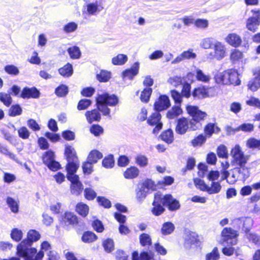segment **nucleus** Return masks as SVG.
Masks as SVG:
<instances>
[{
	"mask_svg": "<svg viewBox=\"0 0 260 260\" xmlns=\"http://www.w3.org/2000/svg\"><path fill=\"white\" fill-rule=\"evenodd\" d=\"M194 24L197 27L202 29H205L208 27L209 22L206 19H198L195 20Z\"/></svg>",
	"mask_w": 260,
	"mask_h": 260,
	"instance_id": "6e6d98bb",
	"label": "nucleus"
},
{
	"mask_svg": "<svg viewBox=\"0 0 260 260\" xmlns=\"http://www.w3.org/2000/svg\"><path fill=\"white\" fill-rule=\"evenodd\" d=\"M54 160V154L51 150L46 152L43 156V161L46 165L50 164V163Z\"/></svg>",
	"mask_w": 260,
	"mask_h": 260,
	"instance_id": "09e8293b",
	"label": "nucleus"
},
{
	"mask_svg": "<svg viewBox=\"0 0 260 260\" xmlns=\"http://www.w3.org/2000/svg\"><path fill=\"white\" fill-rule=\"evenodd\" d=\"M243 57V54L238 49H233L232 50L230 54V59L232 62L236 63L240 61Z\"/></svg>",
	"mask_w": 260,
	"mask_h": 260,
	"instance_id": "473e14b6",
	"label": "nucleus"
},
{
	"mask_svg": "<svg viewBox=\"0 0 260 260\" xmlns=\"http://www.w3.org/2000/svg\"><path fill=\"white\" fill-rule=\"evenodd\" d=\"M65 155L67 157L68 162L78 161V158L76 151L72 147L67 146L65 150Z\"/></svg>",
	"mask_w": 260,
	"mask_h": 260,
	"instance_id": "a878e982",
	"label": "nucleus"
},
{
	"mask_svg": "<svg viewBox=\"0 0 260 260\" xmlns=\"http://www.w3.org/2000/svg\"><path fill=\"white\" fill-rule=\"evenodd\" d=\"M0 101L8 107L12 103V98L9 94L0 92Z\"/></svg>",
	"mask_w": 260,
	"mask_h": 260,
	"instance_id": "5fc2aeb1",
	"label": "nucleus"
},
{
	"mask_svg": "<svg viewBox=\"0 0 260 260\" xmlns=\"http://www.w3.org/2000/svg\"><path fill=\"white\" fill-rule=\"evenodd\" d=\"M91 104V102L88 99H82L80 100L78 104L77 108L79 110L86 109Z\"/></svg>",
	"mask_w": 260,
	"mask_h": 260,
	"instance_id": "338daca9",
	"label": "nucleus"
},
{
	"mask_svg": "<svg viewBox=\"0 0 260 260\" xmlns=\"http://www.w3.org/2000/svg\"><path fill=\"white\" fill-rule=\"evenodd\" d=\"M231 155L233 158V162L238 166L246 165L248 158L244 155L240 146L236 145L231 150Z\"/></svg>",
	"mask_w": 260,
	"mask_h": 260,
	"instance_id": "f8f14e48",
	"label": "nucleus"
},
{
	"mask_svg": "<svg viewBox=\"0 0 260 260\" xmlns=\"http://www.w3.org/2000/svg\"><path fill=\"white\" fill-rule=\"evenodd\" d=\"M254 126L251 123H243L237 128L234 131V132H237L239 131H243L244 132H251L253 131Z\"/></svg>",
	"mask_w": 260,
	"mask_h": 260,
	"instance_id": "49530a36",
	"label": "nucleus"
},
{
	"mask_svg": "<svg viewBox=\"0 0 260 260\" xmlns=\"http://www.w3.org/2000/svg\"><path fill=\"white\" fill-rule=\"evenodd\" d=\"M197 57V54L193 52L192 49H189L182 52L171 62L172 64H177L185 59H194Z\"/></svg>",
	"mask_w": 260,
	"mask_h": 260,
	"instance_id": "2eb2a0df",
	"label": "nucleus"
},
{
	"mask_svg": "<svg viewBox=\"0 0 260 260\" xmlns=\"http://www.w3.org/2000/svg\"><path fill=\"white\" fill-rule=\"evenodd\" d=\"M207 139V137L203 134L199 135L191 141L192 145L194 147L200 146L204 144Z\"/></svg>",
	"mask_w": 260,
	"mask_h": 260,
	"instance_id": "8fccbe9b",
	"label": "nucleus"
},
{
	"mask_svg": "<svg viewBox=\"0 0 260 260\" xmlns=\"http://www.w3.org/2000/svg\"><path fill=\"white\" fill-rule=\"evenodd\" d=\"M221 185L219 182H213L211 186H208L207 192L210 194L217 193L221 189Z\"/></svg>",
	"mask_w": 260,
	"mask_h": 260,
	"instance_id": "3c124183",
	"label": "nucleus"
},
{
	"mask_svg": "<svg viewBox=\"0 0 260 260\" xmlns=\"http://www.w3.org/2000/svg\"><path fill=\"white\" fill-rule=\"evenodd\" d=\"M7 204L13 213H17L19 211V205L18 202L11 197H8L6 200Z\"/></svg>",
	"mask_w": 260,
	"mask_h": 260,
	"instance_id": "7c9ffc66",
	"label": "nucleus"
},
{
	"mask_svg": "<svg viewBox=\"0 0 260 260\" xmlns=\"http://www.w3.org/2000/svg\"><path fill=\"white\" fill-rule=\"evenodd\" d=\"M212 49L213 51L210 52L207 55L208 59L221 60L225 57L226 47L222 42L218 41L215 42V44Z\"/></svg>",
	"mask_w": 260,
	"mask_h": 260,
	"instance_id": "6e6552de",
	"label": "nucleus"
},
{
	"mask_svg": "<svg viewBox=\"0 0 260 260\" xmlns=\"http://www.w3.org/2000/svg\"><path fill=\"white\" fill-rule=\"evenodd\" d=\"M94 163L90 161H87L83 163L82 165L83 171L84 174H90L93 172L92 165Z\"/></svg>",
	"mask_w": 260,
	"mask_h": 260,
	"instance_id": "0e129e2a",
	"label": "nucleus"
},
{
	"mask_svg": "<svg viewBox=\"0 0 260 260\" xmlns=\"http://www.w3.org/2000/svg\"><path fill=\"white\" fill-rule=\"evenodd\" d=\"M20 96L23 99L37 98L39 96V92L35 87H25L23 89Z\"/></svg>",
	"mask_w": 260,
	"mask_h": 260,
	"instance_id": "6ab92c4d",
	"label": "nucleus"
},
{
	"mask_svg": "<svg viewBox=\"0 0 260 260\" xmlns=\"http://www.w3.org/2000/svg\"><path fill=\"white\" fill-rule=\"evenodd\" d=\"M139 173V170L135 167L126 169L124 173V176L127 179H133L137 177Z\"/></svg>",
	"mask_w": 260,
	"mask_h": 260,
	"instance_id": "c756f323",
	"label": "nucleus"
},
{
	"mask_svg": "<svg viewBox=\"0 0 260 260\" xmlns=\"http://www.w3.org/2000/svg\"><path fill=\"white\" fill-rule=\"evenodd\" d=\"M198 241V235L193 232L188 233L185 238L184 246L186 248H190L192 245L196 244Z\"/></svg>",
	"mask_w": 260,
	"mask_h": 260,
	"instance_id": "4be33fe9",
	"label": "nucleus"
},
{
	"mask_svg": "<svg viewBox=\"0 0 260 260\" xmlns=\"http://www.w3.org/2000/svg\"><path fill=\"white\" fill-rule=\"evenodd\" d=\"M239 236L238 231L231 228H224L221 232V239L219 243L222 245L225 243L231 246L237 244V237Z\"/></svg>",
	"mask_w": 260,
	"mask_h": 260,
	"instance_id": "0eeeda50",
	"label": "nucleus"
},
{
	"mask_svg": "<svg viewBox=\"0 0 260 260\" xmlns=\"http://www.w3.org/2000/svg\"><path fill=\"white\" fill-rule=\"evenodd\" d=\"M139 63L135 62L131 69L126 70L122 73L123 77L128 79H133L139 73Z\"/></svg>",
	"mask_w": 260,
	"mask_h": 260,
	"instance_id": "a211bd4d",
	"label": "nucleus"
},
{
	"mask_svg": "<svg viewBox=\"0 0 260 260\" xmlns=\"http://www.w3.org/2000/svg\"><path fill=\"white\" fill-rule=\"evenodd\" d=\"M225 42L230 45L238 47L242 43V39L240 36L235 33L229 34L225 38Z\"/></svg>",
	"mask_w": 260,
	"mask_h": 260,
	"instance_id": "f3484780",
	"label": "nucleus"
},
{
	"mask_svg": "<svg viewBox=\"0 0 260 260\" xmlns=\"http://www.w3.org/2000/svg\"><path fill=\"white\" fill-rule=\"evenodd\" d=\"M68 52L72 59H78L81 56V51L79 47L73 46L68 49Z\"/></svg>",
	"mask_w": 260,
	"mask_h": 260,
	"instance_id": "4c0bfd02",
	"label": "nucleus"
},
{
	"mask_svg": "<svg viewBox=\"0 0 260 260\" xmlns=\"http://www.w3.org/2000/svg\"><path fill=\"white\" fill-rule=\"evenodd\" d=\"M186 109L187 113L192 117V119H189L191 122V130L200 129L202 127L201 121L206 118L207 113L199 110L197 106L188 105Z\"/></svg>",
	"mask_w": 260,
	"mask_h": 260,
	"instance_id": "20e7f679",
	"label": "nucleus"
},
{
	"mask_svg": "<svg viewBox=\"0 0 260 260\" xmlns=\"http://www.w3.org/2000/svg\"><path fill=\"white\" fill-rule=\"evenodd\" d=\"M4 70L7 73L13 76L17 75L19 73L18 68L12 64L6 66Z\"/></svg>",
	"mask_w": 260,
	"mask_h": 260,
	"instance_id": "13d9d810",
	"label": "nucleus"
},
{
	"mask_svg": "<svg viewBox=\"0 0 260 260\" xmlns=\"http://www.w3.org/2000/svg\"><path fill=\"white\" fill-rule=\"evenodd\" d=\"M79 167L78 161L68 162L67 165V170L68 174L75 173Z\"/></svg>",
	"mask_w": 260,
	"mask_h": 260,
	"instance_id": "4d7b16f0",
	"label": "nucleus"
},
{
	"mask_svg": "<svg viewBox=\"0 0 260 260\" xmlns=\"http://www.w3.org/2000/svg\"><path fill=\"white\" fill-rule=\"evenodd\" d=\"M136 193L137 201L141 203L145 199L148 193L139 184L136 189Z\"/></svg>",
	"mask_w": 260,
	"mask_h": 260,
	"instance_id": "e433bc0d",
	"label": "nucleus"
},
{
	"mask_svg": "<svg viewBox=\"0 0 260 260\" xmlns=\"http://www.w3.org/2000/svg\"><path fill=\"white\" fill-rule=\"evenodd\" d=\"M181 113L182 109L179 106H175L168 112L167 116L169 119H173Z\"/></svg>",
	"mask_w": 260,
	"mask_h": 260,
	"instance_id": "37998d69",
	"label": "nucleus"
},
{
	"mask_svg": "<svg viewBox=\"0 0 260 260\" xmlns=\"http://www.w3.org/2000/svg\"><path fill=\"white\" fill-rule=\"evenodd\" d=\"M246 146L249 148L260 149V140L250 138L247 141Z\"/></svg>",
	"mask_w": 260,
	"mask_h": 260,
	"instance_id": "a18cd8bd",
	"label": "nucleus"
},
{
	"mask_svg": "<svg viewBox=\"0 0 260 260\" xmlns=\"http://www.w3.org/2000/svg\"><path fill=\"white\" fill-rule=\"evenodd\" d=\"M103 9L98 2L89 3L84 6L82 9V15L85 19H89L91 16H95Z\"/></svg>",
	"mask_w": 260,
	"mask_h": 260,
	"instance_id": "1a4fd4ad",
	"label": "nucleus"
},
{
	"mask_svg": "<svg viewBox=\"0 0 260 260\" xmlns=\"http://www.w3.org/2000/svg\"><path fill=\"white\" fill-rule=\"evenodd\" d=\"M251 12L253 15L247 19L246 27L248 30L255 32L260 25V10H253Z\"/></svg>",
	"mask_w": 260,
	"mask_h": 260,
	"instance_id": "9b49d317",
	"label": "nucleus"
},
{
	"mask_svg": "<svg viewBox=\"0 0 260 260\" xmlns=\"http://www.w3.org/2000/svg\"><path fill=\"white\" fill-rule=\"evenodd\" d=\"M192 96L195 99H202L208 96V88L201 86L195 88L192 92Z\"/></svg>",
	"mask_w": 260,
	"mask_h": 260,
	"instance_id": "b1692460",
	"label": "nucleus"
},
{
	"mask_svg": "<svg viewBox=\"0 0 260 260\" xmlns=\"http://www.w3.org/2000/svg\"><path fill=\"white\" fill-rule=\"evenodd\" d=\"M68 87L66 85H61L55 89V94L59 97L66 96L68 93Z\"/></svg>",
	"mask_w": 260,
	"mask_h": 260,
	"instance_id": "603ef678",
	"label": "nucleus"
},
{
	"mask_svg": "<svg viewBox=\"0 0 260 260\" xmlns=\"http://www.w3.org/2000/svg\"><path fill=\"white\" fill-rule=\"evenodd\" d=\"M63 222L66 225H76L78 223V219L74 213L66 212L63 216Z\"/></svg>",
	"mask_w": 260,
	"mask_h": 260,
	"instance_id": "412c9836",
	"label": "nucleus"
},
{
	"mask_svg": "<svg viewBox=\"0 0 260 260\" xmlns=\"http://www.w3.org/2000/svg\"><path fill=\"white\" fill-rule=\"evenodd\" d=\"M82 190L83 186L80 182L71 184V191L72 194L78 196L80 194Z\"/></svg>",
	"mask_w": 260,
	"mask_h": 260,
	"instance_id": "de8ad7c7",
	"label": "nucleus"
},
{
	"mask_svg": "<svg viewBox=\"0 0 260 260\" xmlns=\"http://www.w3.org/2000/svg\"><path fill=\"white\" fill-rule=\"evenodd\" d=\"M76 212L82 217H85L89 212L88 206L83 203H79L76 206Z\"/></svg>",
	"mask_w": 260,
	"mask_h": 260,
	"instance_id": "cd10ccee",
	"label": "nucleus"
},
{
	"mask_svg": "<svg viewBox=\"0 0 260 260\" xmlns=\"http://www.w3.org/2000/svg\"><path fill=\"white\" fill-rule=\"evenodd\" d=\"M161 115L158 112L153 113L147 120L148 123L152 126H155L153 133L156 134L162 128V123L160 121Z\"/></svg>",
	"mask_w": 260,
	"mask_h": 260,
	"instance_id": "ddd939ff",
	"label": "nucleus"
},
{
	"mask_svg": "<svg viewBox=\"0 0 260 260\" xmlns=\"http://www.w3.org/2000/svg\"><path fill=\"white\" fill-rule=\"evenodd\" d=\"M196 77L197 80L204 83H208L211 79V77L209 75L204 74L201 69H199L196 70Z\"/></svg>",
	"mask_w": 260,
	"mask_h": 260,
	"instance_id": "c9c22d12",
	"label": "nucleus"
},
{
	"mask_svg": "<svg viewBox=\"0 0 260 260\" xmlns=\"http://www.w3.org/2000/svg\"><path fill=\"white\" fill-rule=\"evenodd\" d=\"M22 110L18 105H13L9 110V115L11 116H16L22 113Z\"/></svg>",
	"mask_w": 260,
	"mask_h": 260,
	"instance_id": "864d4df0",
	"label": "nucleus"
},
{
	"mask_svg": "<svg viewBox=\"0 0 260 260\" xmlns=\"http://www.w3.org/2000/svg\"><path fill=\"white\" fill-rule=\"evenodd\" d=\"M40 238V234L38 232L29 230L27 233V239L23 240L18 245L17 255L24 257V260H42L44 255L43 252L40 251L37 253V249L31 247L32 243Z\"/></svg>",
	"mask_w": 260,
	"mask_h": 260,
	"instance_id": "f257e3e1",
	"label": "nucleus"
},
{
	"mask_svg": "<svg viewBox=\"0 0 260 260\" xmlns=\"http://www.w3.org/2000/svg\"><path fill=\"white\" fill-rule=\"evenodd\" d=\"M99 109H94L91 111H88L85 113L87 120L89 123L93 121H99L101 119V114Z\"/></svg>",
	"mask_w": 260,
	"mask_h": 260,
	"instance_id": "5701e85b",
	"label": "nucleus"
},
{
	"mask_svg": "<svg viewBox=\"0 0 260 260\" xmlns=\"http://www.w3.org/2000/svg\"><path fill=\"white\" fill-rule=\"evenodd\" d=\"M220 258V254L217 247H214L211 252L206 254L205 260H218Z\"/></svg>",
	"mask_w": 260,
	"mask_h": 260,
	"instance_id": "c03bdc74",
	"label": "nucleus"
},
{
	"mask_svg": "<svg viewBox=\"0 0 260 260\" xmlns=\"http://www.w3.org/2000/svg\"><path fill=\"white\" fill-rule=\"evenodd\" d=\"M152 92V88L150 87H146L141 92L140 99L142 102L147 103L150 99Z\"/></svg>",
	"mask_w": 260,
	"mask_h": 260,
	"instance_id": "79ce46f5",
	"label": "nucleus"
},
{
	"mask_svg": "<svg viewBox=\"0 0 260 260\" xmlns=\"http://www.w3.org/2000/svg\"><path fill=\"white\" fill-rule=\"evenodd\" d=\"M78 24L74 22H71L66 24L63 27V31L66 33H70L76 30Z\"/></svg>",
	"mask_w": 260,
	"mask_h": 260,
	"instance_id": "bf43d9fd",
	"label": "nucleus"
},
{
	"mask_svg": "<svg viewBox=\"0 0 260 260\" xmlns=\"http://www.w3.org/2000/svg\"><path fill=\"white\" fill-rule=\"evenodd\" d=\"M111 78V73L106 71H102L97 75V79L100 82H106Z\"/></svg>",
	"mask_w": 260,
	"mask_h": 260,
	"instance_id": "052dcab7",
	"label": "nucleus"
},
{
	"mask_svg": "<svg viewBox=\"0 0 260 260\" xmlns=\"http://www.w3.org/2000/svg\"><path fill=\"white\" fill-rule=\"evenodd\" d=\"M118 103V99L114 94L110 95L107 93L99 94L96 98L98 109L104 115H109L110 110L108 106H115Z\"/></svg>",
	"mask_w": 260,
	"mask_h": 260,
	"instance_id": "7ed1b4c3",
	"label": "nucleus"
},
{
	"mask_svg": "<svg viewBox=\"0 0 260 260\" xmlns=\"http://www.w3.org/2000/svg\"><path fill=\"white\" fill-rule=\"evenodd\" d=\"M128 60L127 56L123 54H119L112 59L114 65L121 66L124 64Z\"/></svg>",
	"mask_w": 260,
	"mask_h": 260,
	"instance_id": "c85d7f7f",
	"label": "nucleus"
},
{
	"mask_svg": "<svg viewBox=\"0 0 260 260\" xmlns=\"http://www.w3.org/2000/svg\"><path fill=\"white\" fill-rule=\"evenodd\" d=\"M217 154L219 157L224 158H227L229 155L226 147L223 145H221L218 147Z\"/></svg>",
	"mask_w": 260,
	"mask_h": 260,
	"instance_id": "680f3d73",
	"label": "nucleus"
},
{
	"mask_svg": "<svg viewBox=\"0 0 260 260\" xmlns=\"http://www.w3.org/2000/svg\"><path fill=\"white\" fill-rule=\"evenodd\" d=\"M250 176V170L245 165H239L231 171V177L229 181L230 184H234L238 180L244 181Z\"/></svg>",
	"mask_w": 260,
	"mask_h": 260,
	"instance_id": "423d86ee",
	"label": "nucleus"
},
{
	"mask_svg": "<svg viewBox=\"0 0 260 260\" xmlns=\"http://www.w3.org/2000/svg\"><path fill=\"white\" fill-rule=\"evenodd\" d=\"M216 41H217L212 37H206L201 40L200 46L204 49L212 48Z\"/></svg>",
	"mask_w": 260,
	"mask_h": 260,
	"instance_id": "393cba45",
	"label": "nucleus"
},
{
	"mask_svg": "<svg viewBox=\"0 0 260 260\" xmlns=\"http://www.w3.org/2000/svg\"><path fill=\"white\" fill-rule=\"evenodd\" d=\"M220 128L214 123H208L204 128L205 136L207 138H210L213 134H218Z\"/></svg>",
	"mask_w": 260,
	"mask_h": 260,
	"instance_id": "aec40b11",
	"label": "nucleus"
},
{
	"mask_svg": "<svg viewBox=\"0 0 260 260\" xmlns=\"http://www.w3.org/2000/svg\"><path fill=\"white\" fill-rule=\"evenodd\" d=\"M136 164L140 167H144L148 164L147 158L143 155H138L135 158Z\"/></svg>",
	"mask_w": 260,
	"mask_h": 260,
	"instance_id": "69168bd1",
	"label": "nucleus"
},
{
	"mask_svg": "<svg viewBox=\"0 0 260 260\" xmlns=\"http://www.w3.org/2000/svg\"><path fill=\"white\" fill-rule=\"evenodd\" d=\"M103 245L107 252H110L114 250V242L111 239L105 240L103 243Z\"/></svg>",
	"mask_w": 260,
	"mask_h": 260,
	"instance_id": "e2e57ef3",
	"label": "nucleus"
},
{
	"mask_svg": "<svg viewBox=\"0 0 260 260\" xmlns=\"http://www.w3.org/2000/svg\"><path fill=\"white\" fill-rule=\"evenodd\" d=\"M161 204L168 207L170 210H177L180 207L178 201L174 199L171 194L162 196L161 193L157 192L154 195L153 202V208L152 212L154 215L158 216L164 211V208Z\"/></svg>",
	"mask_w": 260,
	"mask_h": 260,
	"instance_id": "f03ea898",
	"label": "nucleus"
},
{
	"mask_svg": "<svg viewBox=\"0 0 260 260\" xmlns=\"http://www.w3.org/2000/svg\"><path fill=\"white\" fill-rule=\"evenodd\" d=\"M175 229L174 225L171 222H166L162 225L161 233L163 235L171 234Z\"/></svg>",
	"mask_w": 260,
	"mask_h": 260,
	"instance_id": "a19ab883",
	"label": "nucleus"
},
{
	"mask_svg": "<svg viewBox=\"0 0 260 260\" xmlns=\"http://www.w3.org/2000/svg\"><path fill=\"white\" fill-rule=\"evenodd\" d=\"M231 224L235 229H242V231L247 233L249 232L252 225L253 221L252 219L249 217H241L232 219Z\"/></svg>",
	"mask_w": 260,
	"mask_h": 260,
	"instance_id": "9d476101",
	"label": "nucleus"
},
{
	"mask_svg": "<svg viewBox=\"0 0 260 260\" xmlns=\"http://www.w3.org/2000/svg\"><path fill=\"white\" fill-rule=\"evenodd\" d=\"M58 72L61 76L64 77H70L73 73L72 65L68 63L63 67L59 69Z\"/></svg>",
	"mask_w": 260,
	"mask_h": 260,
	"instance_id": "bb28decb",
	"label": "nucleus"
},
{
	"mask_svg": "<svg viewBox=\"0 0 260 260\" xmlns=\"http://www.w3.org/2000/svg\"><path fill=\"white\" fill-rule=\"evenodd\" d=\"M103 154L100 151L96 150H93L89 153L87 159L94 164L97 162L99 159L102 158Z\"/></svg>",
	"mask_w": 260,
	"mask_h": 260,
	"instance_id": "2f4dec72",
	"label": "nucleus"
},
{
	"mask_svg": "<svg viewBox=\"0 0 260 260\" xmlns=\"http://www.w3.org/2000/svg\"><path fill=\"white\" fill-rule=\"evenodd\" d=\"M11 238L16 242L20 241L23 237V233L18 228H13L10 234Z\"/></svg>",
	"mask_w": 260,
	"mask_h": 260,
	"instance_id": "58836bf2",
	"label": "nucleus"
},
{
	"mask_svg": "<svg viewBox=\"0 0 260 260\" xmlns=\"http://www.w3.org/2000/svg\"><path fill=\"white\" fill-rule=\"evenodd\" d=\"M215 80L217 83L222 84L238 85L240 83L237 72L233 69L217 74Z\"/></svg>",
	"mask_w": 260,
	"mask_h": 260,
	"instance_id": "39448f33",
	"label": "nucleus"
},
{
	"mask_svg": "<svg viewBox=\"0 0 260 260\" xmlns=\"http://www.w3.org/2000/svg\"><path fill=\"white\" fill-rule=\"evenodd\" d=\"M103 166L106 168H111L113 167L114 161L112 155H109L103 160Z\"/></svg>",
	"mask_w": 260,
	"mask_h": 260,
	"instance_id": "774afa93",
	"label": "nucleus"
},
{
	"mask_svg": "<svg viewBox=\"0 0 260 260\" xmlns=\"http://www.w3.org/2000/svg\"><path fill=\"white\" fill-rule=\"evenodd\" d=\"M161 139L168 144L171 143L174 140L173 132L172 129H169L164 132L161 136Z\"/></svg>",
	"mask_w": 260,
	"mask_h": 260,
	"instance_id": "f704fd0d",
	"label": "nucleus"
},
{
	"mask_svg": "<svg viewBox=\"0 0 260 260\" xmlns=\"http://www.w3.org/2000/svg\"><path fill=\"white\" fill-rule=\"evenodd\" d=\"M140 185L148 193L150 190H154L155 189L156 185L153 181L151 179H147L145 180Z\"/></svg>",
	"mask_w": 260,
	"mask_h": 260,
	"instance_id": "72a5a7b5",
	"label": "nucleus"
},
{
	"mask_svg": "<svg viewBox=\"0 0 260 260\" xmlns=\"http://www.w3.org/2000/svg\"><path fill=\"white\" fill-rule=\"evenodd\" d=\"M170 106L169 98L165 95H162L154 103V109L156 112L163 111L168 108Z\"/></svg>",
	"mask_w": 260,
	"mask_h": 260,
	"instance_id": "dca6fc26",
	"label": "nucleus"
},
{
	"mask_svg": "<svg viewBox=\"0 0 260 260\" xmlns=\"http://www.w3.org/2000/svg\"><path fill=\"white\" fill-rule=\"evenodd\" d=\"M97 239L95 234L91 232H86L82 236V240L85 243H90L94 241Z\"/></svg>",
	"mask_w": 260,
	"mask_h": 260,
	"instance_id": "ea45409f",
	"label": "nucleus"
},
{
	"mask_svg": "<svg viewBox=\"0 0 260 260\" xmlns=\"http://www.w3.org/2000/svg\"><path fill=\"white\" fill-rule=\"evenodd\" d=\"M188 129L191 130V122L189 119L184 117L177 120L175 128L176 132L180 135L184 134Z\"/></svg>",
	"mask_w": 260,
	"mask_h": 260,
	"instance_id": "4468645a",
	"label": "nucleus"
}]
</instances>
